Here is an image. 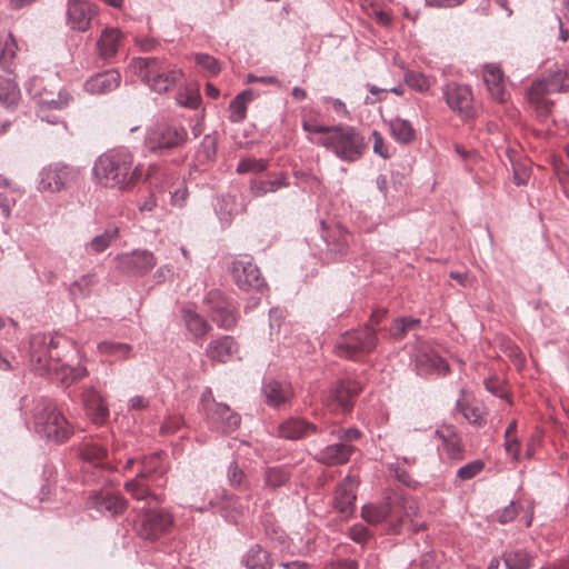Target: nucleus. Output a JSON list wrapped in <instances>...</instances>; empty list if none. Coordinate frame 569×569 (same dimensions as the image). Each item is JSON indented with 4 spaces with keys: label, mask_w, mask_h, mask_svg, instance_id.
Segmentation results:
<instances>
[{
    "label": "nucleus",
    "mask_w": 569,
    "mask_h": 569,
    "mask_svg": "<svg viewBox=\"0 0 569 569\" xmlns=\"http://www.w3.org/2000/svg\"><path fill=\"white\" fill-rule=\"evenodd\" d=\"M485 388L496 397L506 396L503 381L498 376H490L483 380Z\"/></svg>",
    "instance_id": "bf43d9fd"
},
{
    "label": "nucleus",
    "mask_w": 569,
    "mask_h": 569,
    "mask_svg": "<svg viewBox=\"0 0 569 569\" xmlns=\"http://www.w3.org/2000/svg\"><path fill=\"white\" fill-rule=\"evenodd\" d=\"M17 43L13 39L12 34L9 33L2 44L0 50V68L6 71H9L11 67V62L16 57Z\"/></svg>",
    "instance_id": "603ef678"
},
{
    "label": "nucleus",
    "mask_w": 569,
    "mask_h": 569,
    "mask_svg": "<svg viewBox=\"0 0 569 569\" xmlns=\"http://www.w3.org/2000/svg\"><path fill=\"white\" fill-rule=\"evenodd\" d=\"M485 468V462L480 459L472 460L457 470V478L461 481L470 480L479 475Z\"/></svg>",
    "instance_id": "6e6d98bb"
},
{
    "label": "nucleus",
    "mask_w": 569,
    "mask_h": 569,
    "mask_svg": "<svg viewBox=\"0 0 569 569\" xmlns=\"http://www.w3.org/2000/svg\"><path fill=\"white\" fill-rule=\"evenodd\" d=\"M378 345L377 331L370 325H365L347 331L338 342V352L341 357L359 359L372 352Z\"/></svg>",
    "instance_id": "1a4fd4ad"
},
{
    "label": "nucleus",
    "mask_w": 569,
    "mask_h": 569,
    "mask_svg": "<svg viewBox=\"0 0 569 569\" xmlns=\"http://www.w3.org/2000/svg\"><path fill=\"white\" fill-rule=\"evenodd\" d=\"M373 137V152L379 154L382 159H389V147L386 144L383 137L377 130L372 131Z\"/></svg>",
    "instance_id": "052dcab7"
},
{
    "label": "nucleus",
    "mask_w": 569,
    "mask_h": 569,
    "mask_svg": "<svg viewBox=\"0 0 569 569\" xmlns=\"http://www.w3.org/2000/svg\"><path fill=\"white\" fill-rule=\"evenodd\" d=\"M227 480L228 483L240 492H247L251 490V483L244 472L236 460L231 461L227 468Z\"/></svg>",
    "instance_id": "de8ad7c7"
},
{
    "label": "nucleus",
    "mask_w": 569,
    "mask_h": 569,
    "mask_svg": "<svg viewBox=\"0 0 569 569\" xmlns=\"http://www.w3.org/2000/svg\"><path fill=\"white\" fill-rule=\"evenodd\" d=\"M28 93L38 100V104L50 106L54 109H64L72 101V94L66 89L60 88L57 92L50 87V80L42 77H31L24 84Z\"/></svg>",
    "instance_id": "f8f14e48"
},
{
    "label": "nucleus",
    "mask_w": 569,
    "mask_h": 569,
    "mask_svg": "<svg viewBox=\"0 0 569 569\" xmlns=\"http://www.w3.org/2000/svg\"><path fill=\"white\" fill-rule=\"evenodd\" d=\"M329 435L336 441L320 449L315 460L329 467L346 465L356 452L355 442L361 438L362 432L358 428L350 427L331 429Z\"/></svg>",
    "instance_id": "423d86ee"
},
{
    "label": "nucleus",
    "mask_w": 569,
    "mask_h": 569,
    "mask_svg": "<svg viewBox=\"0 0 569 569\" xmlns=\"http://www.w3.org/2000/svg\"><path fill=\"white\" fill-rule=\"evenodd\" d=\"M362 390V383L355 379H341L329 390L328 406L335 410L348 413L352 410L356 397Z\"/></svg>",
    "instance_id": "dca6fc26"
},
{
    "label": "nucleus",
    "mask_w": 569,
    "mask_h": 569,
    "mask_svg": "<svg viewBox=\"0 0 569 569\" xmlns=\"http://www.w3.org/2000/svg\"><path fill=\"white\" fill-rule=\"evenodd\" d=\"M220 402L216 401L212 389L207 387L203 389L200 397V408L203 415L209 411V408L212 409L213 405H219Z\"/></svg>",
    "instance_id": "e2e57ef3"
},
{
    "label": "nucleus",
    "mask_w": 569,
    "mask_h": 569,
    "mask_svg": "<svg viewBox=\"0 0 569 569\" xmlns=\"http://www.w3.org/2000/svg\"><path fill=\"white\" fill-rule=\"evenodd\" d=\"M332 128H333V126L319 124V123L312 122V121H306L305 120L302 122V129L306 132H309V133H317V134H321V136H328V134H330Z\"/></svg>",
    "instance_id": "0e129e2a"
},
{
    "label": "nucleus",
    "mask_w": 569,
    "mask_h": 569,
    "mask_svg": "<svg viewBox=\"0 0 569 569\" xmlns=\"http://www.w3.org/2000/svg\"><path fill=\"white\" fill-rule=\"evenodd\" d=\"M94 14V7L82 0H68L67 22L71 29L83 32Z\"/></svg>",
    "instance_id": "393cba45"
},
{
    "label": "nucleus",
    "mask_w": 569,
    "mask_h": 569,
    "mask_svg": "<svg viewBox=\"0 0 569 569\" xmlns=\"http://www.w3.org/2000/svg\"><path fill=\"white\" fill-rule=\"evenodd\" d=\"M209 506L229 522H234L238 515L241 512L239 499L232 493L224 492L220 498L211 500Z\"/></svg>",
    "instance_id": "c9c22d12"
},
{
    "label": "nucleus",
    "mask_w": 569,
    "mask_h": 569,
    "mask_svg": "<svg viewBox=\"0 0 569 569\" xmlns=\"http://www.w3.org/2000/svg\"><path fill=\"white\" fill-rule=\"evenodd\" d=\"M244 210V206L237 201L233 194H223L217 200L216 213L223 226H229L234 216Z\"/></svg>",
    "instance_id": "f704fd0d"
},
{
    "label": "nucleus",
    "mask_w": 569,
    "mask_h": 569,
    "mask_svg": "<svg viewBox=\"0 0 569 569\" xmlns=\"http://www.w3.org/2000/svg\"><path fill=\"white\" fill-rule=\"evenodd\" d=\"M141 503L134 508V528L139 537L154 541L167 533L173 525V516L161 507L162 496L157 501L149 499L136 500Z\"/></svg>",
    "instance_id": "20e7f679"
},
{
    "label": "nucleus",
    "mask_w": 569,
    "mask_h": 569,
    "mask_svg": "<svg viewBox=\"0 0 569 569\" xmlns=\"http://www.w3.org/2000/svg\"><path fill=\"white\" fill-rule=\"evenodd\" d=\"M291 478V468L288 466H272L263 470V487L276 490L286 486Z\"/></svg>",
    "instance_id": "ea45409f"
},
{
    "label": "nucleus",
    "mask_w": 569,
    "mask_h": 569,
    "mask_svg": "<svg viewBox=\"0 0 569 569\" xmlns=\"http://www.w3.org/2000/svg\"><path fill=\"white\" fill-rule=\"evenodd\" d=\"M391 137L400 144H410L416 139V129L403 118L395 117L388 121Z\"/></svg>",
    "instance_id": "4c0bfd02"
},
{
    "label": "nucleus",
    "mask_w": 569,
    "mask_h": 569,
    "mask_svg": "<svg viewBox=\"0 0 569 569\" xmlns=\"http://www.w3.org/2000/svg\"><path fill=\"white\" fill-rule=\"evenodd\" d=\"M569 90V70H557L533 81V92H563Z\"/></svg>",
    "instance_id": "c85d7f7f"
},
{
    "label": "nucleus",
    "mask_w": 569,
    "mask_h": 569,
    "mask_svg": "<svg viewBox=\"0 0 569 569\" xmlns=\"http://www.w3.org/2000/svg\"><path fill=\"white\" fill-rule=\"evenodd\" d=\"M121 82V74L116 69L99 72L86 80L84 90L91 94H106L116 90Z\"/></svg>",
    "instance_id": "a878e982"
},
{
    "label": "nucleus",
    "mask_w": 569,
    "mask_h": 569,
    "mask_svg": "<svg viewBox=\"0 0 569 569\" xmlns=\"http://www.w3.org/2000/svg\"><path fill=\"white\" fill-rule=\"evenodd\" d=\"M176 101L183 108L196 110L200 104L201 97L196 90H186L177 93Z\"/></svg>",
    "instance_id": "4d7b16f0"
},
{
    "label": "nucleus",
    "mask_w": 569,
    "mask_h": 569,
    "mask_svg": "<svg viewBox=\"0 0 569 569\" xmlns=\"http://www.w3.org/2000/svg\"><path fill=\"white\" fill-rule=\"evenodd\" d=\"M432 556L429 553L422 555L419 560H413L409 569H429L432 566Z\"/></svg>",
    "instance_id": "774afa93"
},
{
    "label": "nucleus",
    "mask_w": 569,
    "mask_h": 569,
    "mask_svg": "<svg viewBox=\"0 0 569 569\" xmlns=\"http://www.w3.org/2000/svg\"><path fill=\"white\" fill-rule=\"evenodd\" d=\"M483 80L495 100L502 103L508 99V92L505 89L503 77L499 67L493 64L487 66Z\"/></svg>",
    "instance_id": "72a5a7b5"
},
{
    "label": "nucleus",
    "mask_w": 569,
    "mask_h": 569,
    "mask_svg": "<svg viewBox=\"0 0 569 569\" xmlns=\"http://www.w3.org/2000/svg\"><path fill=\"white\" fill-rule=\"evenodd\" d=\"M20 402L26 423H32L34 432L41 438L60 443L72 435L71 425L49 398L26 396Z\"/></svg>",
    "instance_id": "f257e3e1"
},
{
    "label": "nucleus",
    "mask_w": 569,
    "mask_h": 569,
    "mask_svg": "<svg viewBox=\"0 0 569 569\" xmlns=\"http://www.w3.org/2000/svg\"><path fill=\"white\" fill-rule=\"evenodd\" d=\"M172 276L173 267L171 264H164L157 269V271L153 274V278L157 283H162Z\"/></svg>",
    "instance_id": "69168bd1"
},
{
    "label": "nucleus",
    "mask_w": 569,
    "mask_h": 569,
    "mask_svg": "<svg viewBox=\"0 0 569 569\" xmlns=\"http://www.w3.org/2000/svg\"><path fill=\"white\" fill-rule=\"evenodd\" d=\"M87 507L107 518H116L122 515L128 507L127 499L111 490H94L88 496Z\"/></svg>",
    "instance_id": "2eb2a0df"
},
{
    "label": "nucleus",
    "mask_w": 569,
    "mask_h": 569,
    "mask_svg": "<svg viewBox=\"0 0 569 569\" xmlns=\"http://www.w3.org/2000/svg\"><path fill=\"white\" fill-rule=\"evenodd\" d=\"M261 393L266 405L271 408H280L290 403L293 398V389L289 382L273 378L266 379L261 386Z\"/></svg>",
    "instance_id": "412c9836"
},
{
    "label": "nucleus",
    "mask_w": 569,
    "mask_h": 569,
    "mask_svg": "<svg viewBox=\"0 0 569 569\" xmlns=\"http://www.w3.org/2000/svg\"><path fill=\"white\" fill-rule=\"evenodd\" d=\"M80 457L83 461L93 465L94 467L106 468L108 462L107 448L99 439H86L80 446Z\"/></svg>",
    "instance_id": "473e14b6"
},
{
    "label": "nucleus",
    "mask_w": 569,
    "mask_h": 569,
    "mask_svg": "<svg viewBox=\"0 0 569 569\" xmlns=\"http://www.w3.org/2000/svg\"><path fill=\"white\" fill-rule=\"evenodd\" d=\"M241 563L246 569H272L270 553L260 545L251 546L242 556Z\"/></svg>",
    "instance_id": "e433bc0d"
},
{
    "label": "nucleus",
    "mask_w": 569,
    "mask_h": 569,
    "mask_svg": "<svg viewBox=\"0 0 569 569\" xmlns=\"http://www.w3.org/2000/svg\"><path fill=\"white\" fill-rule=\"evenodd\" d=\"M320 431L321 429L316 423L298 416L286 419L278 427L279 437L287 440L305 439Z\"/></svg>",
    "instance_id": "4be33fe9"
},
{
    "label": "nucleus",
    "mask_w": 569,
    "mask_h": 569,
    "mask_svg": "<svg viewBox=\"0 0 569 569\" xmlns=\"http://www.w3.org/2000/svg\"><path fill=\"white\" fill-rule=\"evenodd\" d=\"M290 186L288 174L286 172H278L270 174L266 180L252 179L250 181V192L253 197H263L267 193H273L282 188Z\"/></svg>",
    "instance_id": "2f4dec72"
},
{
    "label": "nucleus",
    "mask_w": 569,
    "mask_h": 569,
    "mask_svg": "<svg viewBox=\"0 0 569 569\" xmlns=\"http://www.w3.org/2000/svg\"><path fill=\"white\" fill-rule=\"evenodd\" d=\"M181 319L186 329L194 339H201L210 331L209 322L197 312L193 305H186L181 308Z\"/></svg>",
    "instance_id": "c756f323"
},
{
    "label": "nucleus",
    "mask_w": 569,
    "mask_h": 569,
    "mask_svg": "<svg viewBox=\"0 0 569 569\" xmlns=\"http://www.w3.org/2000/svg\"><path fill=\"white\" fill-rule=\"evenodd\" d=\"M415 368L419 376H445L450 368L448 362L437 353L420 352L415 360Z\"/></svg>",
    "instance_id": "cd10ccee"
},
{
    "label": "nucleus",
    "mask_w": 569,
    "mask_h": 569,
    "mask_svg": "<svg viewBox=\"0 0 569 569\" xmlns=\"http://www.w3.org/2000/svg\"><path fill=\"white\" fill-rule=\"evenodd\" d=\"M549 94L548 92H537V94L533 92V83L530 86V88L527 91V97L530 102V104L535 108L537 112V117L545 121L547 118L551 114L553 102L546 98V96Z\"/></svg>",
    "instance_id": "49530a36"
},
{
    "label": "nucleus",
    "mask_w": 569,
    "mask_h": 569,
    "mask_svg": "<svg viewBox=\"0 0 569 569\" xmlns=\"http://www.w3.org/2000/svg\"><path fill=\"white\" fill-rule=\"evenodd\" d=\"M92 171L106 187L120 191L129 190L141 177L140 166H134L133 154L123 147L99 156Z\"/></svg>",
    "instance_id": "f03ea898"
},
{
    "label": "nucleus",
    "mask_w": 569,
    "mask_h": 569,
    "mask_svg": "<svg viewBox=\"0 0 569 569\" xmlns=\"http://www.w3.org/2000/svg\"><path fill=\"white\" fill-rule=\"evenodd\" d=\"M96 273H87L74 280L69 286V293L73 299H83L90 296L92 288L96 286Z\"/></svg>",
    "instance_id": "09e8293b"
},
{
    "label": "nucleus",
    "mask_w": 569,
    "mask_h": 569,
    "mask_svg": "<svg viewBox=\"0 0 569 569\" xmlns=\"http://www.w3.org/2000/svg\"><path fill=\"white\" fill-rule=\"evenodd\" d=\"M118 269L127 276H143L157 263V259L149 250H132L117 256Z\"/></svg>",
    "instance_id": "6ab92c4d"
},
{
    "label": "nucleus",
    "mask_w": 569,
    "mask_h": 569,
    "mask_svg": "<svg viewBox=\"0 0 569 569\" xmlns=\"http://www.w3.org/2000/svg\"><path fill=\"white\" fill-rule=\"evenodd\" d=\"M81 397L91 421L97 425L104 423L109 417V409L100 393L93 387H87Z\"/></svg>",
    "instance_id": "bb28decb"
},
{
    "label": "nucleus",
    "mask_w": 569,
    "mask_h": 569,
    "mask_svg": "<svg viewBox=\"0 0 569 569\" xmlns=\"http://www.w3.org/2000/svg\"><path fill=\"white\" fill-rule=\"evenodd\" d=\"M204 305L207 306L211 320L216 322L219 328L230 330L237 325V310L220 290L209 291L204 298Z\"/></svg>",
    "instance_id": "4468645a"
},
{
    "label": "nucleus",
    "mask_w": 569,
    "mask_h": 569,
    "mask_svg": "<svg viewBox=\"0 0 569 569\" xmlns=\"http://www.w3.org/2000/svg\"><path fill=\"white\" fill-rule=\"evenodd\" d=\"M160 453H153L150 457H144L140 460L141 469L134 478L124 482V489L134 500L149 499L151 501L158 500V493L153 492L149 486V479L152 475L159 472Z\"/></svg>",
    "instance_id": "9b49d317"
},
{
    "label": "nucleus",
    "mask_w": 569,
    "mask_h": 569,
    "mask_svg": "<svg viewBox=\"0 0 569 569\" xmlns=\"http://www.w3.org/2000/svg\"><path fill=\"white\" fill-rule=\"evenodd\" d=\"M97 349L99 353L113 360L129 359L132 352L131 345L110 340L101 341Z\"/></svg>",
    "instance_id": "c03bdc74"
},
{
    "label": "nucleus",
    "mask_w": 569,
    "mask_h": 569,
    "mask_svg": "<svg viewBox=\"0 0 569 569\" xmlns=\"http://www.w3.org/2000/svg\"><path fill=\"white\" fill-rule=\"evenodd\" d=\"M123 39V33L118 28H104L96 43L98 58L107 63H111Z\"/></svg>",
    "instance_id": "b1692460"
},
{
    "label": "nucleus",
    "mask_w": 569,
    "mask_h": 569,
    "mask_svg": "<svg viewBox=\"0 0 569 569\" xmlns=\"http://www.w3.org/2000/svg\"><path fill=\"white\" fill-rule=\"evenodd\" d=\"M54 348H51L49 353V361L58 367L57 372H61L62 382L71 385L88 376L87 368L78 363L77 366H70L63 360L67 358V353H77L79 359H82V355L77 347V343L72 340L67 339L63 336H53Z\"/></svg>",
    "instance_id": "6e6552de"
},
{
    "label": "nucleus",
    "mask_w": 569,
    "mask_h": 569,
    "mask_svg": "<svg viewBox=\"0 0 569 569\" xmlns=\"http://www.w3.org/2000/svg\"><path fill=\"white\" fill-rule=\"evenodd\" d=\"M79 171L69 164L52 163L39 172L38 189L40 191L59 192L76 182Z\"/></svg>",
    "instance_id": "ddd939ff"
},
{
    "label": "nucleus",
    "mask_w": 569,
    "mask_h": 569,
    "mask_svg": "<svg viewBox=\"0 0 569 569\" xmlns=\"http://www.w3.org/2000/svg\"><path fill=\"white\" fill-rule=\"evenodd\" d=\"M53 336L36 333L30 338V358L36 361L39 369L44 371H58V367L49 361L51 348H54Z\"/></svg>",
    "instance_id": "5701e85b"
},
{
    "label": "nucleus",
    "mask_w": 569,
    "mask_h": 569,
    "mask_svg": "<svg viewBox=\"0 0 569 569\" xmlns=\"http://www.w3.org/2000/svg\"><path fill=\"white\" fill-rule=\"evenodd\" d=\"M421 323L420 319L412 317L398 318L391 325L390 331L395 339H402L408 331L419 327Z\"/></svg>",
    "instance_id": "8fccbe9b"
},
{
    "label": "nucleus",
    "mask_w": 569,
    "mask_h": 569,
    "mask_svg": "<svg viewBox=\"0 0 569 569\" xmlns=\"http://www.w3.org/2000/svg\"><path fill=\"white\" fill-rule=\"evenodd\" d=\"M348 537L359 545H365L370 538L369 529L362 523H355L348 530Z\"/></svg>",
    "instance_id": "13d9d810"
},
{
    "label": "nucleus",
    "mask_w": 569,
    "mask_h": 569,
    "mask_svg": "<svg viewBox=\"0 0 569 569\" xmlns=\"http://www.w3.org/2000/svg\"><path fill=\"white\" fill-rule=\"evenodd\" d=\"M321 102L330 103L338 116L349 118L350 112L348 111L347 106L342 100L326 96L321 98Z\"/></svg>",
    "instance_id": "680f3d73"
},
{
    "label": "nucleus",
    "mask_w": 569,
    "mask_h": 569,
    "mask_svg": "<svg viewBox=\"0 0 569 569\" xmlns=\"http://www.w3.org/2000/svg\"><path fill=\"white\" fill-rule=\"evenodd\" d=\"M257 97L252 89H247L239 92L230 102L229 106V120L233 123L242 122L247 116L248 103Z\"/></svg>",
    "instance_id": "58836bf2"
},
{
    "label": "nucleus",
    "mask_w": 569,
    "mask_h": 569,
    "mask_svg": "<svg viewBox=\"0 0 569 569\" xmlns=\"http://www.w3.org/2000/svg\"><path fill=\"white\" fill-rule=\"evenodd\" d=\"M129 68L144 84L158 93L173 89L183 78L180 68L172 67L167 60L156 57L133 58Z\"/></svg>",
    "instance_id": "7ed1b4c3"
},
{
    "label": "nucleus",
    "mask_w": 569,
    "mask_h": 569,
    "mask_svg": "<svg viewBox=\"0 0 569 569\" xmlns=\"http://www.w3.org/2000/svg\"><path fill=\"white\" fill-rule=\"evenodd\" d=\"M391 516V505L388 501L375 505H365L361 509V517L370 525H379L387 521Z\"/></svg>",
    "instance_id": "a19ab883"
},
{
    "label": "nucleus",
    "mask_w": 569,
    "mask_h": 569,
    "mask_svg": "<svg viewBox=\"0 0 569 569\" xmlns=\"http://www.w3.org/2000/svg\"><path fill=\"white\" fill-rule=\"evenodd\" d=\"M188 132L183 126L174 123H156L147 131L146 148L157 154L180 148L184 144Z\"/></svg>",
    "instance_id": "0eeeda50"
},
{
    "label": "nucleus",
    "mask_w": 569,
    "mask_h": 569,
    "mask_svg": "<svg viewBox=\"0 0 569 569\" xmlns=\"http://www.w3.org/2000/svg\"><path fill=\"white\" fill-rule=\"evenodd\" d=\"M268 167H269V163L267 160L256 159V158H242L239 161L236 171L239 174L249 173V172L259 173V172L266 171L268 169Z\"/></svg>",
    "instance_id": "864d4df0"
},
{
    "label": "nucleus",
    "mask_w": 569,
    "mask_h": 569,
    "mask_svg": "<svg viewBox=\"0 0 569 569\" xmlns=\"http://www.w3.org/2000/svg\"><path fill=\"white\" fill-rule=\"evenodd\" d=\"M356 480L351 476L343 478L341 482L337 485L333 495V509L342 517L349 518L356 510Z\"/></svg>",
    "instance_id": "aec40b11"
},
{
    "label": "nucleus",
    "mask_w": 569,
    "mask_h": 569,
    "mask_svg": "<svg viewBox=\"0 0 569 569\" xmlns=\"http://www.w3.org/2000/svg\"><path fill=\"white\" fill-rule=\"evenodd\" d=\"M517 516V509L515 503L511 501L498 516V521L502 525L510 522Z\"/></svg>",
    "instance_id": "338daca9"
},
{
    "label": "nucleus",
    "mask_w": 569,
    "mask_h": 569,
    "mask_svg": "<svg viewBox=\"0 0 569 569\" xmlns=\"http://www.w3.org/2000/svg\"><path fill=\"white\" fill-rule=\"evenodd\" d=\"M405 82L418 92H426L431 87V81L428 76L422 72L407 70L405 72Z\"/></svg>",
    "instance_id": "3c124183"
},
{
    "label": "nucleus",
    "mask_w": 569,
    "mask_h": 569,
    "mask_svg": "<svg viewBox=\"0 0 569 569\" xmlns=\"http://www.w3.org/2000/svg\"><path fill=\"white\" fill-rule=\"evenodd\" d=\"M238 345L231 336L213 339L206 348L207 356L212 361L227 362L237 352Z\"/></svg>",
    "instance_id": "7c9ffc66"
},
{
    "label": "nucleus",
    "mask_w": 569,
    "mask_h": 569,
    "mask_svg": "<svg viewBox=\"0 0 569 569\" xmlns=\"http://www.w3.org/2000/svg\"><path fill=\"white\" fill-rule=\"evenodd\" d=\"M20 89L13 79L0 76V104L13 108L20 100Z\"/></svg>",
    "instance_id": "a18cd8bd"
},
{
    "label": "nucleus",
    "mask_w": 569,
    "mask_h": 569,
    "mask_svg": "<svg viewBox=\"0 0 569 569\" xmlns=\"http://www.w3.org/2000/svg\"><path fill=\"white\" fill-rule=\"evenodd\" d=\"M204 422L209 430L230 435L234 432L241 422V417L233 411L227 403L220 402L213 405V408L203 415Z\"/></svg>",
    "instance_id": "a211bd4d"
},
{
    "label": "nucleus",
    "mask_w": 569,
    "mask_h": 569,
    "mask_svg": "<svg viewBox=\"0 0 569 569\" xmlns=\"http://www.w3.org/2000/svg\"><path fill=\"white\" fill-rule=\"evenodd\" d=\"M118 236L119 228L116 226H109L102 233L97 234L86 244V250L92 253H101L111 246Z\"/></svg>",
    "instance_id": "79ce46f5"
},
{
    "label": "nucleus",
    "mask_w": 569,
    "mask_h": 569,
    "mask_svg": "<svg viewBox=\"0 0 569 569\" xmlns=\"http://www.w3.org/2000/svg\"><path fill=\"white\" fill-rule=\"evenodd\" d=\"M196 64L200 67L208 76H216L220 71V64L216 58L207 53H197Z\"/></svg>",
    "instance_id": "5fc2aeb1"
},
{
    "label": "nucleus",
    "mask_w": 569,
    "mask_h": 569,
    "mask_svg": "<svg viewBox=\"0 0 569 569\" xmlns=\"http://www.w3.org/2000/svg\"><path fill=\"white\" fill-rule=\"evenodd\" d=\"M442 94L448 107L463 120L475 117L473 97L470 87L458 82H449L442 87Z\"/></svg>",
    "instance_id": "f3484780"
},
{
    "label": "nucleus",
    "mask_w": 569,
    "mask_h": 569,
    "mask_svg": "<svg viewBox=\"0 0 569 569\" xmlns=\"http://www.w3.org/2000/svg\"><path fill=\"white\" fill-rule=\"evenodd\" d=\"M502 560L507 569H530L532 556L526 549H510L502 553Z\"/></svg>",
    "instance_id": "37998d69"
},
{
    "label": "nucleus",
    "mask_w": 569,
    "mask_h": 569,
    "mask_svg": "<svg viewBox=\"0 0 569 569\" xmlns=\"http://www.w3.org/2000/svg\"><path fill=\"white\" fill-rule=\"evenodd\" d=\"M231 277L242 291L261 292L267 287L264 278L251 256L236 257L230 266Z\"/></svg>",
    "instance_id": "9d476101"
},
{
    "label": "nucleus",
    "mask_w": 569,
    "mask_h": 569,
    "mask_svg": "<svg viewBox=\"0 0 569 569\" xmlns=\"http://www.w3.org/2000/svg\"><path fill=\"white\" fill-rule=\"evenodd\" d=\"M315 142L346 162L358 161L367 149L365 137L353 126H333L330 134L320 136Z\"/></svg>",
    "instance_id": "39448f33"
}]
</instances>
